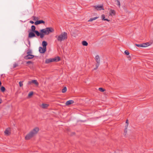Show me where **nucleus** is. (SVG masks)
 I'll use <instances>...</instances> for the list:
<instances>
[{"instance_id": "f257e3e1", "label": "nucleus", "mask_w": 153, "mask_h": 153, "mask_svg": "<svg viewBox=\"0 0 153 153\" xmlns=\"http://www.w3.org/2000/svg\"><path fill=\"white\" fill-rule=\"evenodd\" d=\"M39 131L38 127H36L31 131L29 133L27 134L25 137L26 140H29L36 135Z\"/></svg>"}, {"instance_id": "f03ea898", "label": "nucleus", "mask_w": 153, "mask_h": 153, "mask_svg": "<svg viewBox=\"0 0 153 153\" xmlns=\"http://www.w3.org/2000/svg\"><path fill=\"white\" fill-rule=\"evenodd\" d=\"M55 37L59 42H62L67 39L68 38L67 33L65 32L62 33L59 35H56Z\"/></svg>"}, {"instance_id": "7ed1b4c3", "label": "nucleus", "mask_w": 153, "mask_h": 153, "mask_svg": "<svg viewBox=\"0 0 153 153\" xmlns=\"http://www.w3.org/2000/svg\"><path fill=\"white\" fill-rule=\"evenodd\" d=\"M54 29L51 27H47L45 29L41 30L40 31L41 33H43L45 35H48L50 33L53 32Z\"/></svg>"}, {"instance_id": "20e7f679", "label": "nucleus", "mask_w": 153, "mask_h": 153, "mask_svg": "<svg viewBox=\"0 0 153 153\" xmlns=\"http://www.w3.org/2000/svg\"><path fill=\"white\" fill-rule=\"evenodd\" d=\"M60 60V58L59 57H55L53 58H50L49 59H47L45 61L46 63H49L51 62H57L59 61Z\"/></svg>"}, {"instance_id": "39448f33", "label": "nucleus", "mask_w": 153, "mask_h": 153, "mask_svg": "<svg viewBox=\"0 0 153 153\" xmlns=\"http://www.w3.org/2000/svg\"><path fill=\"white\" fill-rule=\"evenodd\" d=\"M94 7L95 8V9L97 10H104V8H103V5H96L94 6Z\"/></svg>"}, {"instance_id": "423d86ee", "label": "nucleus", "mask_w": 153, "mask_h": 153, "mask_svg": "<svg viewBox=\"0 0 153 153\" xmlns=\"http://www.w3.org/2000/svg\"><path fill=\"white\" fill-rule=\"evenodd\" d=\"M32 83L34 84L37 86H38L39 85V83L37 82V81L36 80H32L28 82V85H30Z\"/></svg>"}, {"instance_id": "0eeeda50", "label": "nucleus", "mask_w": 153, "mask_h": 153, "mask_svg": "<svg viewBox=\"0 0 153 153\" xmlns=\"http://www.w3.org/2000/svg\"><path fill=\"white\" fill-rule=\"evenodd\" d=\"M46 50V49L44 47H40L39 48V51L41 53H45Z\"/></svg>"}, {"instance_id": "6e6552de", "label": "nucleus", "mask_w": 153, "mask_h": 153, "mask_svg": "<svg viewBox=\"0 0 153 153\" xmlns=\"http://www.w3.org/2000/svg\"><path fill=\"white\" fill-rule=\"evenodd\" d=\"M34 57V56L31 54H28L25 56L24 57V59H30L33 58Z\"/></svg>"}, {"instance_id": "1a4fd4ad", "label": "nucleus", "mask_w": 153, "mask_h": 153, "mask_svg": "<svg viewBox=\"0 0 153 153\" xmlns=\"http://www.w3.org/2000/svg\"><path fill=\"white\" fill-rule=\"evenodd\" d=\"M10 128H7L4 131V133L5 134L7 135H9L10 134Z\"/></svg>"}, {"instance_id": "9d476101", "label": "nucleus", "mask_w": 153, "mask_h": 153, "mask_svg": "<svg viewBox=\"0 0 153 153\" xmlns=\"http://www.w3.org/2000/svg\"><path fill=\"white\" fill-rule=\"evenodd\" d=\"M45 23V22L44 21L42 20H40L36 21L34 22V24L35 25H37L41 24V23L44 24Z\"/></svg>"}, {"instance_id": "9b49d317", "label": "nucleus", "mask_w": 153, "mask_h": 153, "mask_svg": "<svg viewBox=\"0 0 153 153\" xmlns=\"http://www.w3.org/2000/svg\"><path fill=\"white\" fill-rule=\"evenodd\" d=\"M36 36L33 32H30L28 34V37L30 38H32L35 37Z\"/></svg>"}, {"instance_id": "f8f14e48", "label": "nucleus", "mask_w": 153, "mask_h": 153, "mask_svg": "<svg viewBox=\"0 0 153 153\" xmlns=\"http://www.w3.org/2000/svg\"><path fill=\"white\" fill-rule=\"evenodd\" d=\"M74 102L73 100H69L66 102L65 104L66 105H70L73 104Z\"/></svg>"}, {"instance_id": "ddd939ff", "label": "nucleus", "mask_w": 153, "mask_h": 153, "mask_svg": "<svg viewBox=\"0 0 153 153\" xmlns=\"http://www.w3.org/2000/svg\"><path fill=\"white\" fill-rule=\"evenodd\" d=\"M115 11L113 10H111L109 12V14L110 15L113 16L115 15Z\"/></svg>"}, {"instance_id": "4468645a", "label": "nucleus", "mask_w": 153, "mask_h": 153, "mask_svg": "<svg viewBox=\"0 0 153 153\" xmlns=\"http://www.w3.org/2000/svg\"><path fill=\"white\" fill-rule=\"evenodd\" d=\"M47 43L45 41H43L42 42V45L43 47L46 49V46L47 45Z\"/></svg>"}, {"instance_id": "2eb2a0df", "label": "nucleus", "mask_w": 153, "mask_h": 153, "mask_svg": "<svg viewBox=\"0 0 153 153\" xmlns=\"http://www.w3.org/2000/svg\"><path fill=\"white\" fill-rule=\"evenodd\" d=\"M95 59L97 63H100V59L99 56L97 55L95 56Z\"/></svg>"}, {"instance_id": "dca6fc26", "label": "nucleus", "mask_w": 153, "mask_h": 153, "mask_svg": "<svg viewBox=\"0 0 153 153\" xmlns=\"http://www.w3.org/2000/svg\"><path fill=\"white\" fill-rule=\"evenodd\" d=\"M49 105L47 104L43 103L42 104V107L43 108H46Z\"/></svg>"}, {"instance_id": "f3484780", "label": "nucleus", "mask_w": 153, "mask_h": 153, "mask_svg": "<svg viewBox=\"0 0 153 153\" xmlns=\"http://www.w3.org/2000/svg\"><path fill=\"white\" fill-rule=\"evenodd\" d=\"M101 17L102 18V20H104V21H107L108 22L109 21V20L108 19H105V16L104 14H102V15Z\"/></svg>"}, {"instance_id": "a211bd4d", "label": "nucleus", "mask_w": 153, "mask_h": 153, "mask_svg": "<svg viewBox=\"0 0 153 153\" xmlns=\"http://www.w3.org/2000/svg\"><path fill=\"white\" fill-rule=\"evenodd\" d=\"M99 17H94L93 18H90L89 20L88 21L89 22H92L93 20H95L96 19H98Z\"/></svg>"}, {"instance_id": "6ab92c4d", "label": "nucleus", "mask_w": 153, "mask_h": 153, "mask_svg": "<svg viewBox=\"0 0 153 153\" xmlns=\"http://www.w3.org/2000/svg\"><path fill=\"white\" fill-rule=\"evenodd\" d=\"M35 29H36V27L35 26L32 25L31 26V31H32V32H35V31H36Z\"/></svg>"}, {"instance_id": "aec40b11", "label": "nucleus", "mask_w": 153, "mask_h": 153, "mask_svg": "<svg viewBox=\"0 0 153 153\" xmlns=\"http://www.w3.org/2000/svg\"><path fill=\"white\" fill-rule=\"evenodd\" d=\"M82 44L84 46H87L88 45V43L86 41H83L82 42Z\"/></svg>"}, {"instance_id": "412c9836", "label": "nucleus", "mask_w": 153, "mask_h": 153, "mask_svg": "<svg viewBox=\"0 0 153 153\" xmlns=\"http://www.w3.org/2000/svg\"><path fill=\"white\" fill-rule=\"evenodd\" d=\"M67 91V88L66 87H65L64 88L62 89V91L63 93H64L66 92Z\"/></svg>"}, {"instance_id": "4be33fe9", "label": "nucleus", "mask_w": 153, "mask_h": 153, "mask_svg": "<svg viewBox=\"0 0 153 153\" xmlns=\"http://www.w3.org/2000/svg\"><path fill=\"white\" fill-rule=\"evenodd\" d=\"M0 90L1 91H2L3 92H4L5 90V88L3 86H2L0 88Z\"/></svg>"}, {"instance_id": "5701e85b", "label": "nucleus", "mask_w": 153, "mask_h": 153, "mask_svg": "<svg viewBox=\"0 0 153 153\" xmlns=\"http://www.w3.org/2000/svg\"><path fill=\"white\" fill-rule=\"evenodd\" d=\"M27 55L31 54L32 53V51L31 50H30V49H28L27 50Z\"/></svg>"}, {"instance_id": "b1692460", "label": "nucleus", "mask_w": 153, "mask_h": 153, "mask_svg": "<svg viewBox=\"0 0 153 153\" xmlns=\"http://www.w3.org/2000/svg\"><path fill=\"white\" fill-rule=\"evenodd\" d=\"M34 32L36 34L37 36H39L40 35V33L37 30L35 31V32Z\"/></svg>"}, {"instance_id": "393cba45", "label": "nucleus", "mask_w": 153, "mask_h": 153, "mask_svg": "<svg viewBox=\"0 0 153 153\" xmlns=\"http://www.w3.org/2000/svg\"><path fill=\"white\" fill-rule=\"evenodd\" d=\"M99 90L101 92H104L105 91V90L102 88H99Z\"/></svg>"}, {"instance_id": "a878e982", "label": "nucleus", "mask_w": 153, "mask_h": 153, "mask_svg": "<svg viewBox=\"0 0 153 153\" xmlns=\"http://www.w3.org/2000/svg\"><path fill=\"white\" fill-rule=\"evenodd\" d=\"M116 1L117 2V5L119 7H120V1L119 0H116Z\"/></svg>"}, {"instance_id": "bb28decb", "label": "nucleus", "mask_w": 153, "mask_h": 153, "mask_svg": "<svg viewBox=\"0 0 153 153\" xmlns=\"http://www.w3.org/2000/svg\"><path fill=\"white\" fill-rule=\"evenodd\" d=\"M45 35L43 33H40V37L41 38H42L44 37V36Z\"/></svg>"}, {"instance_id": "cd10ccee", "label": "nucleus", "mask_w": 153, "mask_h": 153, "mask_svg": "<svg viewBox=\"0 0 153 153\" xmlns=\"http://www.w3.org/2000/svg\"><path fill=\"white\" fill-rule=\"evenodd\" d=\"M33 92L32 91L30 92L28 94V97H30L33 94Z\"/></svg>"}, {"instance_id": "c85d7f7f", "label": "nucleus", "mask_w": 153, "mask_h": 153, "mask_svg": "<svg viewBox=\"0 0 153 153\" xmlns=\"http://www.w3.org/2000/svg\"><path fill=\"white\" fill-rule=\"evenodd\" d=\"M127 128H128V127L125 126V129L124 130V134H125V135H126V134L127 132Z\"/></svg>"}, {"instance_id": "c756f323", "label": "nucleus", "mask_w": 153, "mask_h": 153, "mask_svg": "<svg viewBox=\"0 0 153 153\" xmlns=\"http://www.w3.org/2000/svg\"><path fill=\"white\" fill-rule=\"evenodd\" d=\"M18 64L16 63H15L13 65V68H16V67L18 66Z\"/></svg>"}, {"instance_id": "7c9ffc66", "label": "nucleus", "mask_w": 153, "mask_h": 153, "mask_svg": "<svg viewBox=\"0 0 153 153\" xmlns=\"http://www.w3.org/2000/svg\"><path fill=\"white\" fill-rule=\"evenodd\" d=\"M33 20L35 21L36 20H38V17L35 16H33L32 17Z\"/></svg>"}, {"instance_id": "2f4dec72", "label": "nucleus", "mask_w": 153, "mask_h": 153, "mask_svg": "<svg viewBox=\"0 0 153 153\" xmlns=\"http://www.w3.org/2000/svg\"><path fill=\"white\" fill-rule=\"evenodd\" d=\"M23 81H20L19 82V85L20 87H22L23 85Z\"/></svg>"}, {"instance_id": "473e14b6", "label": "nucleus", "mask_w": 153, "mask_h": 153, "mask_svg": "<svg viewBox=\"0 0 153 153\" xmlns=\"http://www.w3.org/2000/svg\"><path fill=\"white\" fill-rule=\"evenodd\" d=\"M127 55H128L129 54V52L128 51H125L124 52Z\"/></svg>"}, {"instance_id": "72a5a7b5", "label": "nucleus", "mask_w": 153, "mask_h": 153, "mask_svg": "<svg viewBox=\"0 0 153 153\" xmlns=\"http://www.w3.org/2000/svg\"><path fill=\"white\" fill-rule=\"evenodd\" d=\"M126 126L128 127V120H126Z\"/></svg>"}, {"instance_id": "f704fd0d", "label": "nucleus", "mask_w": 153, "mask_h": 153, "mask_svg": "<svg viewBox=\"0 0 153 153\" xmlns=\"http://www.w3.org/2000/svg\"><path fill=\"white\" fill-rule=\"evenodd\" d=\"M145 44V45L146 47H147V46H149L150 45V44H149V43L148 42H147V43H144Z\"/></svg>"}, {"instance_id": "c9c22d12", "label": "nucleus", "mask_w": 153, "mask_h": 153, "mask_svg": "<svg viewBox=\"0 0 153 153\" xmlns=\"http://www.w3.org/2000/svg\"><path fill=\"white\" fill-rule=\"evenodd\" d=\"M145 44L143 43V44H141V47H146L145 45H144Z\"/></svg>"}, {"instance_id": "e433bc0d", "label": "nucleus", "mask_w": 153, "mask_h": 153, "mask_svg": "<svg viewBox=\"0 0 153 153\" xmlns=\"http://www.w3.org/2000/svg\"><path fill=\"white\" fill-rule=\"evenodd\" d=\"M100 63H97V64L96 65V67L97 68L98 67V66L99 65Z\"/></svg>"}, {"instance_id": "4c0bfd02", "label": "nucleus", "mask_w": 153, "mask_h": 153, "mask_svg": "<svg viewBox=\"0 0 153 153\" xmlns=\"http://www.w3.org/2000/svg\"><path fill=\"white\" fill-rule=\"evenodd\" d=\"M27 64H31L32 63V62L31 61H28L26 62Z\"/></svg>"}, {"instance_id": "58836bf2", "label": "nucleus", "mask_w": 153, "mask_h": 153, "mask_svg": "<svg viewBox=\"0 0 153 153\" xmlns=\"http://www.w3.org/2000/svg\"><path fill=\"white\" fill-rule=\"evenodd\" d=\"M135 45L137 46V47H141V45H139V44H135Z\"/></svg>"}, {"instance_id": "ea45409f", "label": "nucleus", "mask_w": 153, "mask_h": 153, "mask_svg": "<svg viewBox=\"0 0 153 153\" xmlns=\"http://www.w3.org/2000/svg\"><path fill=\"white\" fill-rule=\"evenodd\" d=\"M30 22L32 24H33L34 23V22L32 21H30Z\"/></svg>"}, {"instance_id": "a19ab883", "label": "nucleus", "mask_w": 153, "mask_h": 153, "mask_svg": "<svg viewBox=\"0 0 153 153\" xmlns=\"http://www.w3.org/2000/svg\"><path fill=\"white\" fill-rule=\"evenodd\" d=\"M97 68L96 67L95 68H94V70H96Z\"/></svg>"}, {"instance_id": "79ce46f5", "label": "nucleus", "mask_w": 153, "mask_h": 153, "mask_svg": "<svg viewBox=\"0 0 153 153\" xmlns=\"http://www.w3.org/2000/svg\"><path fill=\"white\" fill-rule=\"evenodd\" d=\"M1 101H2V100L0 98V104L1 103Z\"/></svg>"}, {"instance_id": "37998d69", "label": "nucleus", "mask_w": 153, "mask_h": 153, "mask_svg": "<svg viewBox=\"0 0 153 153\" xmlns=\"http://www.w3.org/2000/svg\"><path fill=\"white\" fill-rule=\"evenodd\" d=\"M1 81H0V86H1Z\"/></svg>"}, {"instance_id": "c03bdc74", "label": "nucleus", "mask_w": 153, "mask_h": 153, "mask_svg": "<svg viewBox=\"0 0 153 153\" xmlns=\"http://www.w3.org/2000/svg\"><path fill=\"white\" fill-rule=\"evenodd\" d=\"M73 134H75V133H73Z\"/></svg>"}]
</instances>
